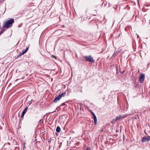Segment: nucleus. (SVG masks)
I'll use <instances>...</instances> for the list:
<instances>
[{
    "label": "nucleus",
    "mask_w": 150,
    "mask_h": 150,
    "mask_svg": "<svg viewBox=\"0 0 150 150\" xmlns=\"http://www.w3.org/2000/svg\"><path fill=\"white\" fill-rule=\"evenodd\" d=\"M14 23V21L13 19H11L9 20L6 21L4 23V27L8 28L11 27L13 23Z\"/></svg>",
    "instance_id": "f257e3e1"
},
{
    "label": "nucleus",
    "mask_w": 150,
    "mask_h": 150,
    "mask_svg": "<svg viewBox=\"0 0 150 150\" xmlns=\"http://www.w3.org/2000/svg\"><path fill=\"white\" fill-rule=\"evenodd\" d=\"M66 91L65 92L62 93L61 94L59 95L57 97H56L53 100V102L54 103H56L62 97H64L66 95Z\"/></svg>",
    "instance_id": "f03ea898"
},
{
    "label": "nucleus",
    "mask_w": 150,
    "mask_h": 150,
    "mask_svg": "<svg viewBox=\"0 0 150 150\" xmlns=\"http://www.w3.org/2000/svg\"><path fill=\"white\" fill-rule=\"evenodd\" d=\"M84 57L86 61L87 62L93 63L95 62V61L93 60L92 57L91 55L89 56H85Z\"/></svg>",
    "instance_id": "7ed1b4c3"
},
{
    "label": "nucleus",
    "mask_w": 150,
    "mask_h": 150,
    "mask_svg": "<svg viewBox=\"0 0 150 150\" xmlns=\"http://www.w3.org/2000/svg\"><path fill=\"white\" fill-rule=\"evenodd\" d=\"M145 79V75L144 74H140L139 81L141 83L143 82Z\"/></svg>",
    "instance_id": "20e7f679"
},
{
    "label": "nucleus",
    "mask_w": 150,
    "mask_h": 150,
    "mask_svg": "<svg viewBox=\"0 0 150 150\" xmlns=\"http://www.w3.org/2000/svg\"><path fill=\"white\" fill-rule=\"evenodd\" d=\"M150 140V136H148L147 137H143L142 140V142H148Z\"/></svg>",
    "instance_id": "39448f33"
},
{
    "label": "nucleus",
    "mask_w": 150,
    "mask_h": 150,
    "mask_svg": "<svg viewBox=\"0 0 150 150\" xmlns=\"http://www.w3.org/2000/svg\"><path fill=\"white\" fill-rule=\"evenodd\" d=\"M27 109H28V107H27L23 110V111L22 112V113L21 115V117H22L24 116V115L25 113L26 112Z\"/></svg>",
    "instance_id": "423d86ee"
},
{
    "label": "nucleus",
    "mask_w": 150,
    "mask_h": 150,
    "mask_svg": "<svg viewBox=\"0 0 150 150\" xmlns=\"http://www.w3.org/2000/svg\"><path fill=\"white\" fill-rule=\"evenodd\" d=\"M126 117L124 115H119L118 116H117L116 117V119L115 120L116 121L117 120H119L121 118H124Z\"/></svg>",
    "instance_id": "0eeeda50"
},
{
    "label": "nucleus",
    "mask_w": 150,
    "mask_h": 150,
    "mask_svg": "<svg viewBox=\"0 0 150 150\" xmlns=\"http://www.w3.org/2000/svg\"><path fill=\"white\" fill-rule=\"evenodd\" d=\"M29 48V47L26 48L25 50H23L22 52V54H24L28 50Z\"/></svg>",
    "instance_id": "6e6552de"
},
{
    "label": "nucleus",
    "mask_w": 150,
    "mask_h": 150,
    "mask_svg": "<svg viewBox=\"0 0 150 150\" xmlns=\"http://www.w3.org/2000/svg\"><path fill=\"white\" fill-rule=\"evenodd\" d=\"M119 53V52L116 51L113 54L111 58H114L116 57L117 54Z\"/></svg>",
    "instance_id": "1a4fd4ad"
},
{
    "label": "nucleus",
    "mask_w": 150,
    "mask_h": 150,
    "mask_svg": "<svg viewBox=\"0 0 150 150\" xmlns=\"http://www.w3.org/2000/svg\"><path fill=\"white\" fill-rule=\"evenodd\" d=\"M61 130L59 126H57L56 129V131L58 132H59Z\"/></svg>",
    "instance_id": "9d476101"
},
{
    "label": "nucleus",
    "mask_w": 150,
    "mask_h": 150,
    "mask_svg": "<svg viewBox=\"0 0 150 150\" xmlns=\"http://www.w3.org/2000/svg\"><path fill=\"white\" fill-rule=\"evenodd\" d=\"M93 117H94V123L95 125H96L97 124V122L96 117V116L95 115V116H93Z\"/></svg>",
    "instance_id": "9b49d317"
},
{
    "label": "nucleus",
    "mask_w": 150,
    "mask_h": 150,
    "mask_svg": "<svg viewBox=\"0 0 150 150\" xmlns=\"http://www.w3.org/2000/svg\"><path fill=\"white\" fill-rule=\"evenodd\" d=\"M4 26L2 27V29H1V31L0 32V35L2 34L4 31Z\"/></svg>",
    "instance_id": "f8f14e48"
},
{
    "label": "nucleus",
    "mask_w": 150,
    "mask_h": 150,
    "mask_svg": "<svg viewBox=\"0 0 150 150\" xmlns=\"http://www.w3.org/2000/svg\"><path fill=\"white\" fill-rule=\"evenodd\" d=\"M56 32H59L60 33H62V30H57Z\"/></svg>",
    "instance_id": "ddd939ff"
},
{
    "label": "nucleus",
    "mask_w": 150,
    "mask_h": 150,
    "mask_svg": "<svg viewBox=\"0 0 150 150\" xmlns=\"http://www.w3.org/2000/svg\"><path fill=\"white\" fill-rule=\"evenodd\" d=\"M91 113L92 114V115H93V116H95L96 115L94 114V113L92 111H91Z\"/></svg>",
    "instance_id": "4468645a"
},
{
    "label": "nucleus",
    "mask_w": 150,
    "mask_h": 150,
    "mask_svg": "<svg viewBox=\"0 0 150 150\" xmlns=\"http://www.w3.org/2000/svg\"><path fill=\"white\" fill-rule=\"evenodd\" d=\"M23 54H22V53L21 54H20L17 57V58L19 57L20 56H21V55H23Z\"/></svg>",
    "instance_id": "2eb2a0df"
},
{
    "label": "nucleus",
    "mask_w": 150,
    "mask_h": 150,
    "mask_svg": "<svg viewBox=\"0 0 150 150\" xmlns=\"http://www.w3.org/2000/svg\"><path fill=\"white\" fill-rule=\"evenodd\" d=\"M32 101V100H31L30 101H29V102H28V104H29V105H30L31 104V103L30 102H31V101Z\"/></svg>",
    "instance_id": "dca6fc26"
},
{
    "label": "nucleus",
    "mask_w": 150,
    "mask_h": 150,
    "mask_svg": "<svg viewBox=\"0 0 150 150\" xmlns=\"http://www.w3.org/2000/svg\"><path fill=\"white\" fill-rule=\"evenodd\" d=\"M65 105V103H62V104H61V105Z\"/></svg>",
    "instance_id": "f3484780"
},
{
    "label": "nucleus",
    "mask_w": 150,
    "mask_h": 150,
    "mask_svg": "<svg viewBox=\"0 0 150 150\" xmlns=\"http://www.w3.org/2000/svg\"><path fill=\"white\" fill-rule=\"evenodd\" d=\"M89 148H87V149L86 150H89Z\"/></svg>",
    "instance_id": "a211bd4d"
},
{
    "label": "nucleus",
    "mask_w": 150,
    "mask_h": 150,
    "mask_svg": "<svg viewBox=\"0 0 150 150\" xmlns=\"http://www.w3.org/2000/svg\"><path fill=\"white\" fill-rule=\"evenodd\" d=\"M124 71H123L122 73L123 74L124 73Z\"/></svg>",
    "instance_id": "6ab92c4d"
},
{
    "label": "nucleus",
    "mask_w": 150,
    "mask_h": 150,
    "mask_svg": "<svg viewBox=\"0 0 150 150\" xmlns=\"http://www.w3.org/2000/svg\"><path fill=\"white\" fill-rule=\"evenodd\" d=\"M114 22H115V21H113V24H114Z\"/></svg>",
    "instance_id": "aec40b11"
},
{
    "label": "nucleus",
    "mask_w": 150,
    "mask_h": 150,
    "mask_svg": "<svg viewBox=\"0 0 150 150\" xmlns=\"http://www.w3.org/2000/svg\"><path fill=\"white\" fill-rule=\"evenodd\" d=\"M103 131V129H102L101 130V131Z\"/></svg>",
    "instance_id": "412c9836"
}]
</instances>
